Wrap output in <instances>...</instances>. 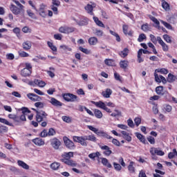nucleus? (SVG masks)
<instances>
[{"label":"nucleus","instance_id":"4c0bfd02","mask_svg":"<svg viewBox=\"0 0 177 177\" xmlns=\"http://www.w3.org/2000/svg\"><path fill=\"white\" fill-rule=\"evenodd\" d=\"M120 66L121 68H123L124 70H125V68L128 67V61H126V60L120 61Z\"/></svg>","mask_w":177,"mask_h":177},{"label":"nucleus","instance_id":"1a4fd4ad","mask_svg":"<svg viewBox=\"0 0 177 177\" xmlns=\"http://www.w3.org/2000/svg\"><path fill=\"white\" fill-rule=\"evenodd\" d=\"M96 8V4L95 3L92 4H87L86 6L84 8L85 10L88 13V15H91V16H93V8Z\"/></svg>","mask_w":177,"mask_h":177},{"label":"nucleus","instance_id":"cd10ccee","mask_svg":"<svg viewBox=\"0 0 177 177\" xmlns=\"http://www.w3.org/2000/svg\"><path fill=\"white\" fill-rule=\"evenodd\" d=\"M93 20L97 26L104 28V24H103V22H102V21L99 20V18H97V17H93Z\"/></svg>","mask_w":177,"mask_h":177},{"label":"nucleus","instance_id":"13d9d810","mask_svg":"<svg viewBox=\"0 0 177 177\" xmlns=\"http://www.w3.org/2000/svg\"><path fill=\"white\" fill-rule=\"evenodd\" d=\"M134 122L136 127H139V125H140V123L142 122V119L140 118H136L134 120Z\"/></svg>","mask_w":177,"mask_h":177},{"label":"nucleus","instance_id":"3c124183","mask_svg":"<svg viewBox=\"0 0 177 177\" xmlns=\"http://www.w3.org/2000/svg\"><path fill=\"white\" fill-rule=\"evenodd\" d=\"M104 63L106 66H113V64H114V61L113 59H106Z\"/></svg>","mask_w":177,"mask_h":177},{"label":"nucleus","instance_id":"393cba45","mask_svg":"<svg viewBox=\"0 0 177 177\" xmlns=\"http://www.w3.org/2000/svg\"><path fill=\"white\" fill-rule=\"evenodd\" d=\"M93 104L96 106V107H99L100 109H102V110L104 109L106 104L104 102L100 101V102H93Z\"/></svg>","mask_w":177,"mask_h":177},{"label":"nucleus","instance_id":"ea45409f","mask_svg":"<svg viewBox=\"0 0 177 177\" xmlns=\"http://www.w3.org/2000/svg\"><path fill=\"white\" fill-rule=\"evenodd\" d=\"M141 30L145 32H147V31H150V27L149 26V24H145L142 25Z\"/></svg>","mask_w":177,"mask_h":177},{"label":"nucleus","instance_id":"4be33fe9","mask_svg":"<svg viewBox=\"0 0 177 177\" xmlns=\"http://www.w3.org/2000/svg\"><path fill=\"white\" fill-rule=\"evenodd\" d=\"M162 2V7L163 9L166 10V12H169L171 10V7L169 6V3L166 2L165 0H161Z\"/></svg>","mask_w":177,"mask_h":177},{"label":"nucleus","instance_id":"f8f14e48","mask_svg":"<svg viewBox=\"0 0 177 177\" xmlns=\"http://www.w3.org/2000/svg\"><path fill=\"white\" fill-rule=\"evenodd\" d=\"M154 77H155L156 82H158V83L162 82V84H167V79H165V77H164V76H162V75L158 76V74L155 73Z\"/></svg>","mask_w":177,"mask_h":177},{"label":"nucleus","instance_id":"37998d69","mask_svg":"<svg viewBox=\"0 0 177 177\" xmlns=\"http://www.w3.org/2000/svg\"><path fill=\"white\" fill-rule=\"evenodd\" d=\"M79 143L82 145V146H88V143H86V138L84 136H82V138L80 139V141H79Z\"/></svg>","mask_w":177,"mask_h":177},{"label":"nucleus","instance_id":"49530a36","mask_svg":"<svg viewBox=\"0 0 177 177\" xmlns=\"http://www.w3.org/2000/svg\"><path fill=\"white\" fill-rule=\"evenodd\" d=\"M150 19L153 23H155V24H156V27H158V28H160V21H158V19L153 16L150 17Z\"/></svg>","mask_w":177,"mask_h":177},{"label":"nucleus","instance_id":"338daca9","mask_svg":"<svg viewBox=\"0 0 177 177\" xmlns=\"http://www.w3.org/2000/svg\"><path fill=\"white\" fill-rule=\"evenodd\" d=\"M35 107H39V109L44 108V104L41 102H38L35 103Z\"/></svg>","mask_w":177,"mask_h":177},{"label":"nucleus","instance_id":"39448f33","mask_svg":"<svg viewBox=\"0 0 177 177\" xmlns=\"http://www.w3.org/2000/svg\"><path fill=\"white\" fill-rule=\"evenodd\" d=\"M62 97L66 100V102H78V96L72 93H64L62 95Z\"/></svg>","mask_w":177,"mask_h":177},{"label":"nucleus","instance_id":"680f3d73","mask_svg":"<svg viewBox=\"0 0 177 177\" xmlns=\"http://www.w3.org/2000/svg\"><path fill=\"white\" fill-rule=\"evenodd\" d=\"M56 134V131L53 129V128H50L48 132V136H53Z\"/></svg>","mask_w":177,"mask_h":177},{"label":"nucleus","instance_id":"bb28decb","mask_svg":"<svg viewBox=\"0 0 177 177\" xmlns=\"http://www.w3.org/2000/svg\"><path fill=\"white\" fill-rule=\"evenodd\" d=\"M86 140H90V142H96L97 140V138H96V136L95 135L91 134L89 136H84Z\"/></svg>","mask_w":177,"mask_h":177},{"label":"nucleus","instance_id":"a19ab883","mask_svg":"<svg viewBox=\"0 0 177 177\" xmlns=\"http://www.w3.org/2000/svg\"><path fill=\"white\" fill-rule=\"evenodd\" d=\"M47 44L49 46V48L51 49V50H53V52H57V48H56V46L53 45V43L50 41H48Z\"/></svg>","mask_w":177,"mask_h":177},{"label":"nucleus","instance_id":"0eeeda50","mask_svg":"<svg viewBox=\"0 0 177 177\" xmlns=\"http://www.w3.org/2000/svg\"><path fill=\"white\" fill-rule=\"evenodd\" d=\"M149 151L152 156H156H156H164L165 154L164 151L156 147H151Z\"/></svg>","mask_w":177,"mask_h":177},{"label":"nucleus","instance_id":"c85d7f7f","mask_svg":"<svg viewBox=\"0 0 177 177\" xmlns=\"http://www.w3.org/2000/svg\"><path fill=\"white\" fill-rule=\"evenodd\" d=\"M176 80V76L172 75L171 73H169L168 77L167 78V82H169L171 84V82H174Z\"/></svg>","mask_w":177,"mask_h":177},{"label":"nucleus","instance_id":"7c9ffc66","mask_svg":"<svg viewBox=\"0 0 177 177\" xmlns=\"http://www.w3.org/2000/svg\"><path fill=\"white\" fill-rule=\"evenodd\" d=\"M136 136L139 139L142 143L146 144V138H145V136L140 133H136Z\"/></svg>","mask_w":177,"mask_h":177},{"label":"nucleus","instance_id":"6e6552de","mask_svg":"<svg viewBox=\"0 0 177 177\" xmlns=\"http://www.w3.org/2000/svg\"><path fill=\"white\" fill-rule=\"evenodd\" d=\"M157 41L158 44H160V45L162 46V50L164 52H168V50H169V47L168 45H167V44H165V42H164V41H162V39H161L160 37H157Z\"/></svg>","mask_w":177,"mask_h":177},{"label":"nucleus","instance_id":"2eb2a0df","mask_svg":"<svg viewBox=\"0 0 177 177\" xmlns=\"http://www.w3.org/2000/svg\"><path fill=\"white\" fill-rule=\"evenodd\" d=\"M32 73V71H30V69L24 68L21 71V75L22 77H30Z\"/></svg>","mask_w":177,"mask_h":177},{"label":"nucleus","instance_id":"9d476101","mask_svg":"<svg viewBox=\"0 0 177 177\" xmlns=\"http://www.w3.org/2000/svg\"><path fill=\"white\" fill-rule=\"evenodd\" d=\"M27 97L32 102H41V100H42V98L41 97L34 93H28L27 94Z\"/></svg>","mask_w":177,"mask_h":177},{"label":"nucleus","instance_id":"f704fd0d","mask_svg":"<svg viewBox=\"0 0 177 177\" xmlns=\"http://www.w3.org/2000/svg\"><path fill=\"white\" fill-rule=\"evenodd\" d=\"M60 167V163L55 162L50 165L51 169H53L54 171H57V169H59Z\"/></svg>","mask_w":177,"mask_h":177},{"label":"nucleus","instance_id":"c9c22d12","mask_svg":"<svg viewBox=\"0 0 177 177\" xmlns=\"http://www.w3.org/2000/svg\"><path fill=\"white\" fill-rule=\"evenodd\" d=\"M156 92L157 95H164L162 92H164V87L162 86H157L156 88Z\"/></svg>","mask_w":177,"mask_h":177},{"label":"nucleus","instance_id":"b1692460","mask_svg":"<svg viewBox=\"0 0 177 177\" xmlns=\"http://www.w3.org/2000/svg\"><path fill=\"white\" fill-rule=\"evenodd\" d=\"M17 164L19 167L24 168V169H30V166L22 160H18Z\"/></svg>","mask_w":177,"mask_h":177},{"label":"nucleus","instance_id":"7ed1b4c3","mask_svg":"<svg viewBox=\"0 0 177 177\" xmlns=\"http://www.w3.org/2000/svg\"><path fill=\"white\" fill-rule=\"evenodd\" d=\"M36 112V121L38 122H42V121H46L48 118V113L45 111H37L35 109H32Z\"/></svg>","mask_w":177,"mask_h":177},{"label":"nucleus","instance_id":"58836bf2","mask_svg":"<svg viewBox=\"0 0 177 177\" xmlns=\"http://www.w3.org/2000/svg\"><path fill=\"white\" fill-rule=\"evenodd\" d=\"M175 156H177V151L176 149H173V152H170L168 154V158H169L170 160H171V158H174L175 157Z\"/></svg>","mask_w":177,"mask_h":177},{"label":"nucleus","instance_id":"9b49d317","mask_svg":"<svg viewBox=\"0 0 177 177\" xmlns=\"http://www.w3.org/2000/svg\"><path fill=\"white\" fill-rule=\"evenodd\" d=\"M100 147L101 150H105L103 152V154H104V156H111V154L113 153V151L110 149V147H109L107 145L100 146Z\"/></svg>","mask_w":177,"mask_h":177},{"label":"nucleus","instance_id":"c756f323","mask_svg":"<svg viewBox=\"0 0 177 177\" xmlns=\"http://www.w3.org/2000/svg\"><path fill=\"white\" fill-rule=\"evenodd\" d=\"M79 26H86L88 24V19H84L82 20L74 19Z\"/></svg>","mask_w":177,"mask_h":177},{"label":"nucleus","instance_id":"79ce46f5","mask_svg":"<svg viewBox=\"0 0 177 177\" xmlns=\"http://www.w3.org/2000/svg\"><path fill=\"white\" fill-rule=\"evenodd\" d=\"M0 122H1V124H5L6 125H8L9 127H13V124L9 122V121H8L6 119L0 118Z\"/></svg>","mask_w":177,"mask_h":177},{"label":"nucleus","instance_id":"a878e982","mask_svg":"<svg viewBox=\"0 0 177 177\" xmlns=\"http://www.w3.org/2000/svg\"><path fill=\"white\" fill-rule=\"evenodd\" d=\"M129 53V50L128 49V48H125L122 51L119 53V55L120 56H121V57H127Z\"/></svg>","mask_w":177,"mask_h":177},{"label":"nucleus","instance_id":"de8ad7c7","mask_svg":"<svg viewBox=\"0 0 177 177\" xmlns=\"http://www.w3.org/2000/svg\"><path fill=\"white\" fill-rule=\"evenodd\" d=\"M113 167L115 169V171H121V169H122V167H121V165L117 163V162H113Z\"/></svg>","mask_w":177,"mask_h":177},{"label":"nucleus","instance_id":"e2e57ef3","mask_svg":"<svg viewBox=\"0 0 177 177\" xmlns=\"http://www.w3.org/2000/svg\"><path fill=\"white\" fill-rule=\"evenodd\" d=\"M150 38L151 42L156 45V44H157V41H158L157 40V38H156V36H154V35H150Z\"/></svg>","mask_w":177,"mask_h":177},{"label":"nucleus","instance_id":"f257e3e1","mask_svg":"<svg viewBox=\"0 0 177 177\" xmlns=\"http://www.w3.org/2000/svg\"><path fill=\"white\" fill-rule=\"evenodd\" d=\"M73 157H74V152H65L62 155L61 161L69 167H77V162L71 160Z\"/></svg>","mask_w":177,"mask_h":177},{"label":"nucleus","instance_id":"6ab92c4d","mask_svg":"<svg viewBox=\"0 0 177 177\" xmlns=\"http://www.w3.org/2000/svg\"><path fill=\"white\" fill-rule=\"evenodd\" d=\"M34 84H35V85H37V86H39V88H44L46 85V83L45 82L38 79H35L34 80Z\"/></svg>","mask_w":177,"mask_h":177},{"label":"nucleus","instance_id":"f3484780","mask_svg":"<svg viewBox=\"0 0 177 177\" xmlns=\"http://www.w3.org/2000/svg\"><path fill=\"white\" fill-rule=\"evenodd\" d=\"M22 46L24 50H30V49H31V46H32V44H31V41H26L22 44Z\"/></svg>","mask_w":177,"mask_h":177},{"label":"nucleus","instance_id":"6e6d98bb","mask_svg":"<svg viewBox=\"0 0 177 177\" xmlns=\"http://www.w3.org/2000/svg\"><path fill=\"white\" fill-rule=\"evenodd\" d=\"M19 55L20 56V57H28V56H29L28 53H27L24 51H19Z\"/></svg>","mask_w":177,"mask_h":177},{"label":"nucleus","instance_id":"69168bd1","mask_svg":"<svg viewBox=\"0 0 177 177\" xmlns=\"http://www.w3.org/2000/svg\"><path fill=\"white\" fill-rule=\"evenodd\" d=\"M62 120L64 122H71V118L68 116H62Z\"/></svg>","mask_w":177,"mask_h":177},{"label":"nucleus","instance_id":"0e129e2a","mask_svg":"<svg viewBox=\"0 0 177 177\" xmlns=\"http://www.w3.org/2000/svg\"><path fill=\"white\" fill-rule=\"evenodd\" d=\"M21 111H22V114L26 115V113H31V111H30L28 108L26 107H23L22 109H21Z\"/></svg>","mask_w":177,"mask_h":177},{"label":"nucleus","instance_id":"72a5a7b5","mask_svg":"<svg viewBox=\"0 0 177 177\" xmlns=\"http://www.w3.org/2000/svg\"><path fill=\"white\" fill-rule=\"evenodd\" d=\"M89 45H96L97 44V38L95 37H91L88 39Z\"/></svg>","mask_w":177,"mask_h":177},{"label":"nucleus","instance_id":"2f4dec72","mask_svg":"<svg viewBox=\"0 0 177 177\" xmlns=\"http://www.w3.org/2000/svg\"><path fill=\"white\" fill-rule=\"evenodd\" d=\"M94 115L96 117V118L100 119V118H103V113L99 109H95L94 110Z\"/></svg>","mask_w":177,"mask_h":177},{"label":"nucleus","instance_id":"8fccbe9b","mask_svg":"<svg viewBox=\"0 0 177 177\" xmlns=\"http://www.w3.org/2000/svg\"><path fill=\"white\" fill-rule=\"evenodd\" d=\"M156 73H160V74H168V71L166 68L156 69Z\"/></svg>","mask_w":177,"mask_h":177},{"label":"nucleus","instance_id":"09e8293b","mask_svg":"<svg viewBox=\"0 0 177 177\" xmlns=\"http://www.w3.org/2000/svg\"><path fill=\"white\" fill-rule=\"evenodd\" d=\"M164 109L167 113H171L172 111V106L169 104H165Z\"/></svg>","mask_w":177,"mask_h":177},{"label":"nucleus","instance_id":"dca6fc26","mask_svg":"<svg viewBox=\"0 0 177 177\" xmlns=\"http://www.w3.org/2000/svg\"><path fill=\"white\" fill-rule=\"evenodd\" d=\"M113 93V91L110 88H106L104 91H102V95L103 97H105L106 99H109L110 96H111V94Z\"/></svg>","mask_w":177,"mask_h":177},{"label":"nucleus","instance_id":"603ef678","mask_svg":"<svg viewBox=\"0 0 177 177\" xmlns=\"http://www.w3.org/2000/svg\"><path fill=\"white\" fill-rule=\"evenodd\" d=\"M59 32L62 34H67V26H61L59 28Z\"/></svg>","mask_w":177,"mask_h":177},{"label":"nucleus","instance_id":"5701e85b","mask_svg":"<svg viewBox=\"0 0 177 177\" xmlns=\"http://www.w3.org/2000/svg\"><path fill=\"white\" fill-rule=\"evenodd\" d=\"M39 12L41 17H46V13H45V5L44 4L40 5Z\"/></svg>","mask_w":177,"mask_h":177},{"label":"nucleus","instance_id":"ddd939ff","mask_svg":"<svg viewBox=\"0 0 177 177\" xmlns=\"http://www.w3.org/2000/svg\"><path fill=\"white\" fill-rule=\"evenodd\" d=\"M60 145H62V142L57 138H53L51 140V145L54 149H55V150L59 149V147H60Z\"/></svg>","mask_w":177,"mask_h":177},{"label":"nucleus","instance_id":"c03bdc74","mask_svg":"<svg viewBox=\"0 0 177 177\" xmlns=\"http://www.w3.org/2000/svg\"><path fill=\"white\" fill-rule=\"evenodd\" d=\"M79 50L85 53V55H91V50H88L87 48H84L83 47H79Z\"/></svg>","mask_w":177,"mask_h":177},{"label":"nucleus","instance_id":"a18cd8bd","mask_svg":"<svg viewBox=\"0 0 177 177\" xmlns=\"http://www.w3.org/2000/svg\"><path fill=\"white\" fill-rule=\"evenodd\" d=\"M163 39H165V41H167V44H172V39H171V37L168 35H164Z\"/></svg>","mask_w":177,"mask_h":177},{"label":"nucleus","instance_id":"423d86ee","mask_svg":"<svg viewBox=\"0 0 177 177\" xmlns=\"http://www.w3.org/2000/svg\"><path fill=\"white\" fill-rule=\"evenodd\" d=\"M64 142L67 149H69L70 150H73V149H75V145H74V142L68 139V138L64 137Z\"/></svg>","mask_w":177,"mask_h":177},{"label":"nucleus","instance_id":"a211bd4d","mask_svg":"<svg viewBox=\"0 0 177 177\" xmlns=\"http://www.w3.org/2000/svg\"><path fill=\"white\" fill-rule=\"evenodd\" d=\"M101 162L104 167H106V168H113V166L109 162V160L106 158H101Z\"/></svg>","mask_w":177,"mask_h":177},{"label":"nucleus","instance_id":"4468645a","mask_svg":"<svg viewBox=\"0 0 177 177\" xmlns=\"http://www.w3.org/2000/svg\"><path fill=\"white\" fill-rule=\"evenodd\" d=\"M50 103L52 104V105L55 106V107H62V106H63V103H62L60 101L57 100L55 97H51Z\"/></svg>","mask_w":177,"mask_h":177},{"label":"nucleus","instance_id":"aec40b11","mask_svg":"<svg viewBox=\"0 0 177 177\" xmlns=\"http://www.w3.org/2000/svg\"><path fill=\"white\" fill-rule=\"evenodd\" d=\"M128 28H129V26H128V25L124 24L122 26V30H123L124 34L125 35H129L130 37H132V34L133 33L132 31L128 32Z\"/></svg>","mask_w":177,"mask_h":177},{"label":"nucleus","instance_id":"4d7b16f0","mask_svg":"<svg viewBox=\"0 0 177 177\" xmlns=\"http://www.w3.org/2000/svg\"><path fill=\"white\" fill-rule=\"evenodd\" d=\"M41 138H46V136H48V131L46 129L43 130L40 133Z\"/></svg>","mask_w":177,"mask_h":177},{"label":"nucleus","instance_id":"e433bc0d","mask_svg":"<svg viewBox=\"0 0 177 177\" xmlns=\"http://www.w3.org/2000/svg\"><path fill=\"white\" fill-rule=\"evenodd\" d=\"M89 158H91V160H95L96 157H100V152L97 151L95 153H92L88 155Z\"/></svg>","mask_w":177,"mask_h":177},{"label":"nucleus","instance_id":"473e14b6","mask_svg":"<svg viewBox=\"0 0 177 177\" xmlns=\"http://www.w3.org/2000/svg\"><path fill=\"white\" fill-rule=\"evenodd\" d=\"M133 164H135V162L131 161L128 166V170L129 171L130 174H135V167H133Z\"/></svg>","mask_w":177,"mask_h":177},{"label":"nucleus","instance_id":"774afa93","mask_svg":"<svg viewBox=\"0 0 177 177\" xmlns=\"http://www.w3.org/2000/svg\"><path fill=\"white\" fill-rule=\"evenodd\" d=\"M53 6H57L59 7L60 5V1L59 0H53Z\"/></svg>","mask_w":177,"mask_h":177},{"label":"nucleus","instance_id":"f03ea898","mask_svg":"<svg viewBox=\"0 0 177 177\" xmlns=\"http://www.w3.org/2000/svg\"><path fill=\"white\" fill-rule=\"evenodd\" d=\"M87 128L94 132L97 136H100V138H105L106 139H113V137L110 136L107 133L104 132V131L100 130L93 126H87Z\"/></svg>","mask_w":177,"mask_h":177},{"label":"nucleus","instance_id":"5fc2aeb1","mask_svg":"<svg viewBox=\"0 0 177 177\" xmlns=\"http://www.w3.org/2000/svg\"><path fill=\"white\" fill-rule=\"evenodd\" d=\"M160 23H162V24H163V26H165V27H166V28H168L169 30H171L172 28V26H171V24H168L167 22L160 21Z\"/></svg>","mask_w":177,"mask_h":177},{"label":"nucleus","instance_id":"20e7f679","mask_svg":"<svg viewBox=\"0 0 177 177\" xmlns=\"http://www.w3.org/2000/svg\"><path fill=\"white\" fill-rule=\"evenodd\" d=\"M10 10H11V12H12V13H13V15H15V16H17L18 15L24 13V8L17 7V6H15V4L12 3L10 6Z\"/></svg>","mask_w":177,"mask_h":177},{"label":"nucleus","instance_id":"052dcab7","mask_svg":"<svg viewBox=\"0 0 177 177\" xmlns=\"http://www.w3.org/2000/svg\"><path fill=\"white\" fill-rule=\"evenodd\" d=\"M75 31V28L73 27H68L66 26V34H70L71 32H74Z\"/></svg>","mask_w":177,"mask_h":177},{"label":"nucleus","instance_id":"864d4df0","mask_svg":"<svg viewBox=\"0 0 177 177\" xmlns=\"http://www.w3.org/2000/svg\"><path fill=\"white\" fill-rule=\"evenodd\" d=\"M144 39H146V35H145V33H142L139 35L138 41V42H143Z\"/></svg>","mask_w":177,"mask_h":177},{"label":"nucleus","instance_id":"bf43d9fd","mask_svg":"<svg viewBox=\"0 0 177 177\" xmlns=\"http://www.w3.org/2000/svg\"><path fill=\"white\" fill-rule=\"evenodd\" d=\"M22 31L23 32H24L25 34H27L28 32H31V28H28V26H24L22 28Z\"/></svg>","mask_w":177,"mask_h":177},{"label":"nucleus","instance_id":"412c9836","mask_svg":"<svg viewBox=\"0 0 177 177\" xmlns=\"http://www.w3.org/2000/svg\"><path fill=\"white\" fill-rule=\"evenodd\" d=\"M32 142L36 145V146H44V145H45V141L41 138H35L32 140Z\"/></svg>","mask_w":177,"mask_h":177}]
</instances>
